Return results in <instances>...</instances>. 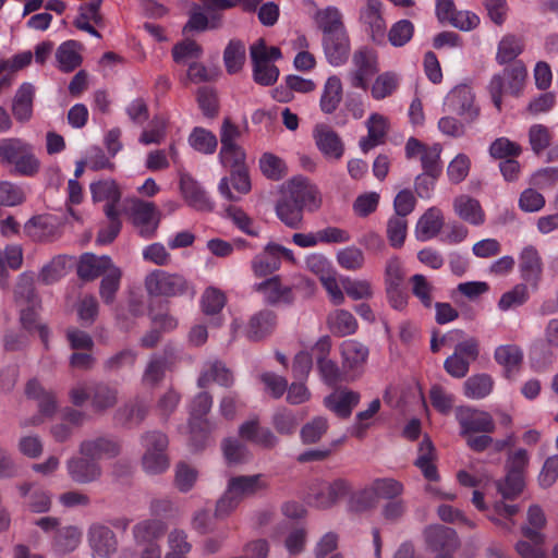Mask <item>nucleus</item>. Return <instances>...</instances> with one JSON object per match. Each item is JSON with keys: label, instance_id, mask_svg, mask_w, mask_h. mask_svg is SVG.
Returning a JSON list of instances; mask_svg holds the SVG:
<instances>
[{"label": "nucleus", "instance_id": "nucleus-58", "mask_svg": "<svg viewBox=\"0 0 558 558\" xmlns=\"http://www.w3.org/2000/svg\"><path fill=\"white\" fill-rule=\"evenodd\" d=\"M190 445L194 450L205 448L211 430L208 420H189Z\"/></svg>", "mask_w": 558, "mask_h": 558}, {"label": "nucleus", "instance_id": "nucleus-17", "mask_svg": "<svg viewBox=\"0 0 558 558\" xmlns=\"http://www.w3.org/2000/svg\"><path fill=\"white\" fill-rule=\"evenodd\" d=\"M277 326V315L270 310H262L248 319L245 335L250 341H260L270 336Z\"/></svg>", "mask_w": 558, "mask_h": 558}, {"label": "nucleus", "instance_id": "nucleus-26", "mask_svg": "<svg viewBox=\"0 0 558 558\" xmlns=\"http://www.w3.org/2000/svg\"><path fill=\"white\" fill-rule=\"evenodd\" d=\"M526 520L527 523L521 527L523 536L536 545H543L546 537L542 533V529H544L547 523L543 509L538 505L530 506Z\"/></svg>", "mask_w": 558, "mask_h": 558}, {"label": "nucleus", "instance_id": "nucleus-27", "mask_svg": "<svg viewBox=\"0 0 558 558\" xmlns=\"http://www.w3.org/2000/svg\"><path fill=\"white\" fill-rule=\"evenodd\" d=\"M132 210L133 221L140 228L141 235H151L158 227L155 205L137 199L133 203Z\"/></svg>", "mask_w": 558, "mask_h": 558}, {"label": "nucleus", "instance_id": "nucleus-22", "mask_svg": "<svg viewBox=\"0 0 558 558\" xmlns=\"http://www.w3.org/2000/svg\"><path fill=\"white\" fill-rule=\"evenodd\" d=\"M519 268L522 279L537 288L543 274V262L536 247L527 245L522 250Z\"/></svg>", "mask_w": 558, "mask_h": 558}, {"label": "nucleus", "instance_id": "nucleus-49", "mask_svg": "<svg viewBox=\"0 0 558 558\" xmlns=\"http://www.w3.org/2000/svg\"><path fill=\"white\" fill-rule=\"evenodd\" d=\"M166 364L165 357H150L142 375V384L149 388L159 386L166 375Z\"/></svg>", "mask_w": 558, "mask_h": 558}, {"label": "nucleus", "instance_id": "nucleus-36", "mask_svg": "<svg viewBox=\"0 0 558 558\" xmlns=\"http://www.w3.org/2000/svg\"><path fill=\"white\" fill-rule=\"evenodd\" d=\"M435 448L428 438H424L418 447V454L414 462L424 477L428 481L436 482L439 478L437 468L434 464Z\"/></svg>", "mask_w": 558, "mask_h": 558}, {"label": "nucleus", "instance_id": "nucleus-20", "mask_svg": "<svg viewBox=\"0 0 558 558\" xmlns=\"http://www.w3.org/2000/svg\"><path fill=\"white\" fill-rule=\"evenodd\" d=\"M116 265L107 256H97L93 253H85L81 256L77 265V276L85 281H92L101 275H106Z\"/></svg>", "mask_w": 558, "mask_h": 558}, {"label": "nucleus", "instance_id": "nucleus-50", "mask_svg": "<svg viewBox=\"0 0 558 558\" xmlns=\"http://www.w3.org/2000/svg\"><path fill=\"white\" fill-rule=\"evenodd\" d=\"M190 145L202 154L215 153L218 141L216 135L203 128H195L189 136Z\"/></svg>", "mask_w": 558, "mask_h": 558}, {"label": "nucleus", "instance_id": "nucleus-57", "mask_svg": "<svg viewBox=\"0 0 558 558\" xmlns=\"http://www.w3.org/2000/svg\"><path fill=\"white\" fill-rule=\"evenodd\" d=\"M521 153V146L507 137L496 138L489 146V155L494 159H500L501 161L510 158H517Z\"/></svg>", "mask_w": 558, "mask_h": 558}, {"label": "nucleus", "instance_id": "nucleus-14", "mask_svg": "<svg viewBox=\"0 0 558 558\" xmlns=\"http://www.w3.org/2000/svg\"><path fill=\"white\" fill-rule=\"evenodd\" d=\"M239 436L268 450L274 449L279 442L270 428L260 426L257 417L243 422L239 426Z\"/></svg>", "mask_w": 558, "mask_h": 558}, {"label": "nucleus", "instance_id": "nucleus-24", "mask_svg": "<svg viewBox=\"0 0 558 558\" xmlns=\"http://www.w3.org/2000/svg\"><path fill=\"white\" fill-rule=\"evenodd\" d=\"M180 190L190 206L198 210H211L213 206L206 195V192L189 173L181 174Z\"/></svg>", "mask_w": 558, "mask_h": 558}, {"label": "nucleus", "instance_id": "nucleus-25", "mask_svg": "<svg viewBox=\"0 0 558 558\" xmlns=\"http://www.w3.org/2000/svg\"><path fill=\"white\" fill-rule=\"evenodd\" d=\"M213 381L225 388H230L234 384L233 373L219 360L206 363L197 379V385L205 388Z\"/></svg>", "mask_w": 558, "mask_h": 558}, {"label": "nucleus", "instance_id": "nucleus-37", "mask_svg": "<svg viewBox=\"0 0 558 558\" xmlns=\"http://www.w3.org/2000/svg\"><path fill=\"white\" fill-rule=\"evenodd\" d=\"M82 45L75 40H68L59 46L56 58L59 69L63 72H72L82 63V57L78 50Z\"/></svg>", "mask_w": 558, "mask_h": 558}, {"label": "nucleus", "instance_id": "nucleus-16", "mask_svg": "<svg viewBox=\"0 0 558 558\" xmlns=\"http://www.w3.org/2000/svg\"><path fill=\"white\" fill-rule=\"evenodd\" d=\"M361 395L347 388L337 389L324 399L325 407L340 418H348L359 404Z\"/></svg>", "mask_w": 558, "mask_h": 558}, {"label": "nucleus", "instance_id": "nucleus-31", "mask_svg": "<svg viewBox=\"0 0 558 558\" xmlns=\"http://www.w3.org/2000/svg\"><path fill=\"white\" fill-rule=\"evenodd\" d=\"M281 266L279 257L275 250V243L267 244L263 252L252 259L253 274L258 277H267L277 271Z\"/></svg>", "mask_w": 558, "mask_h": 558}, {"label": "nucleus", "instance_id": "nucleus-11", "mask_svg": "<svg viewBox=\"0 0 558 558\" xmlns=\"http://www.w3.org/2000/svg\"><path fill=\"white\" fill-rule=\"evenodd\" d=\"M120 452V442L114 437L107 435L83 440L80 445V453L94 459L96 462L101 459H113Z\"/></svg>", "mask_w": 558, "mask_h": 558}, {"label": "nucleus", "instance_id": "nucleus-41", "mask_svg": "<svg viewBox=\"0 0 558 558\" xmlns=\"http://www.w3.org/2000/svg\"><path fill=\"white\" fill-rule=\"evenodd\" d=\"M442 218L437 209H428L416 225V236L421 241L429 240L438 234L442 227Z\"/></svg>", "mask_w": 558, "mask_h": 558}, {"label": "nucleus", "instance_id": "nucleus-23", "mask_svg": "<svg viewBox=\"0 0 558 558\" xmlns=\"http://www.w3.org/2000/svg\"><path fill=\"white\" fill-rule=\"evenodd\" d=\"M167 525L157 519H146L136 523L132 529L134 542L137 546L158 545L165 535Z\"/></svg>", "mask_w": 558, "mask_h": 558}, {"label": "nucleus", "instance_id": "nucleus-47", "mask_svg": "<svg viewBox=\"0 0 558 558\" xmlns=\"http://www.w3.org/2000/svg\"><path fill=\"white\" fill-rule=\"evenodd\" d=\"M29 146L31 144L19 137L0 140V162L14 165Z\"/></svg>", "mask_w": 558, "mask_h": 558}, {"label": "nucleus", "instance_id": "nucleus-42", "mask_svg": "<svg viewBox=\"0 0 558 558\" xmlns=\"http://www.w3.org/2000/svg\"><path fill=\"white\" fill-rule=\"evenodd\" d=\"M81 537L82 533L75 526L59 529L53 537V549L59 554H69L78 546Z\"/></svg>", "mask_w": 558, "mask_h": 558}, {"label": "nucleus", "instance_id": "nucleus-2", "mask_svg": "<svg viewBox=\"0 0 558 558\" xmlns=\"http://www.w3.org/2000/svg\"><path fill=\"white\" fill-rule=\"evenodd\" d=\"M266 487L260 474L239 475L229 480L227 490L216 504L215 515L222 518L233 511L240 502Z\"/></svg>", "mask_w": 558, "mask_h": 558}, {"label": "nucleus", "instance_id": "nucleus-6", "mask_svg": "<svg viewBox=\"0 0 558 558\" xmlns=\"http://www.w3.org/2000/svg\"><path fill=\"white\" fill-rule=\"evenodd\" d=\"M456 418L460 425L461 436L476 433L492 434L496 429L495 421L488 412L472 407H458Z\"/></svg>", "mask_w": 558, "mask_h": 558}, {"label": "nucleus", "instance_id": "nucleus-54", "mask_svg": "<svg viewBox=\"0 0 558 558\" xmlns=\"http://www.w3.org/2000/svg\"><path fill=\"white\" fill-rule=\"evenodd\" d=\"M222 451L229 464H239L250 460L251 452L247 446L235 438L222 441Z\"/></svg>", "mask_w": 558, "mask_h": 558}, {"label": "nucleus", "instance_id": "nucleus-8", "mask_svg": "<svg viewBox=\"0 0 558 558\" xmlns=\"http://www.w3.org/2000/svg\"><path fill=\"white\" fill-rule=\"evenodd\" d=\"M351 484L345 478L320 482L311 488L310 498L318 509H329L351 492Z\"/></svg>", "mask_w": 558, "mask_h": 558}, {"label": "nucleus", "instance_id": "nucleus-40", "mask_svg": "<svg viewBox=\"0 0 558 558\" xmlns=\"http://www.w3.org/2000/svg\"><path fill=\"white\" fill-rule=\"evenodd\" d=\"M246 60L245 45L239 39H232L223 51V62L229 74L240 72Z\"/></svg>", "mask_w": 558, "mask_h": 558}, {"label": "nucleus", "instance_id": "nucleus-53", "mask_svg": "<svg viewBox=\"0 0 558 558\" xmlns=\"http://www.w3.org/2000/svg\"><path fill=\"white\" fill-rule=\"evenodd\" d=\"M523 51V43L514 35L505 36L499 45L496 60L500 64H505L514 60Z\"/></svg>", "mask_w": 558, "mask_h": 558}, {"label": "nucleus", "instance_id": "nucleus-56", "mask_svg": "<svg viewBox=\"0 0 558 558\" xmlns=\"http://www.w3.org/2000/svg\"><path fill=\"white\" fill-rule=\"evenodd\" d=\"M440 154V145L434 144L433 146H427L421 155L424 173L430 178L438 179L441 174Z\"/></svg>", "mask_w": 558, "mask_h": 558}, {"label": "nucleus", "instance_id": "nucleus-33", "mask_svg": "<svg viewBox=\"0 0 558 558\" xmlns=\"http://www.w3.org/2000/svg\"><path fill=\"white\" fill-rule=\"evenodd\" d=\"M315 20L323 37L347 32L342 14L336 7H327L317 11Z\"/></svg>", "mask_w": 558, "mask_h": 558}, {"label": "nucleus", "instance_id": "nucleus-64", "mask_svg": "<svg viewBox=\"0 0 558 558\" xmlns=\"http://www.w3.org/2000/svg\"><path fill=\"white\" fill-rule=\"evenodd\" d=\"M198 472L185 462L175 465L174 485L181 493L190 492L197 480Z\"/></svg>", "mask_w": 558, "mask_h": 558}, {"label": "nucleus", "instance_id": "nucleus-30", "mask_svg": "<svg viewBox=\"0 0 558 558\" xmlns=\"http://www.w3.org/2000/svg\"><path fill=\"white\" fill-rule=\"evenodd\" d=\"M388 132L387 119L378 113H373L367 120V136L360 141V147L364 153L384 142Z\"/></svg>", "mask_w": 558, "mask_h": 558}, {"label": "nucleus", "instance_id": "nucleus-45", "mask_svg": "<svg viewBox=\"0 0 558 558\" xmlns=\"http://www.w3.org/2000/svg\"><path fill=\"white\" fill-rule=\"evenodd\" d=\"M463 386L464 395L468 398L483 399L492 392L494 380L487 374H477L469 377Z\"/></svg>", "mask_w": 558, "mask_h": 558}, {"label": "nucleus", "instance_id": "nucleus-44", "mask_svg": "<svg viewBox=\"0 0 558 558\" xmlns=\"http://www.w3.org/2000/svg\"><path fill=\"white\" fill-rule=\"evenodd\" d=\"M148 407L141 400H132L123 404L116 413L118 421L138 426L146 417Z\"/></svg>", "mask_w": 558, "mask_h": 558}, {"label": "nucleus", "instance_id": "nucleus-38", "mask_svg": "<svg viewBox=\"0 0 558 558\" xmlns=\"http://www.w3.org/2000/svg\"><path fill=\"white\" fill-rule=\"evenodd\" d=\"M276 214L278 218L289 228L299 229L303 221V209H301L284 193L277 202Z\"/></svg>", "mask_w": 558, "mask_h": 558}, {"label": "nucleus", "instance_id": "nucleus-15", "mask_svg": "<svg viewBox=\"0 0 558 558\" xmlns=\"http://www.w3.org/2000/svg\"><path fill=\"white\" fill-rule=\"evenodd\" d=\"M322 45L325 57L331 65L340 66L348 61L351 51L348 32L323 37Z\"/></svg>", "mask_w": 558, "mask_h": 558}, {"label": "nucleus", "instance_id": "nucleus-34", "mask_svg": "<svg viewBox=\"0 0 558 558\" xmlns=\"http://www.w3.org/2000/svg\"><path fill=\"white\" fill-rule=\"evenodd\" d=\"M342 95L341 80L337 75L329 76L319 101L322 111L328 114L335 112L342 100Z\"/></svg>", "mask_w": 558, "mask_h": 558}, {"label": "nucleus", "instance_id": "nucleus-13", "mask_svg": "<svg viewBox=\"0 0 558 558\" xmlns=\"http://www.w3.org/2000/svg\"><path fill=\"white\" fill-rule=\"evenodd\" d=\"M423 536L432 551L457 550L460 546L456 531L445 525H429L424 530Z\"/></svg>", "mask_w": 558, "mask_h": 558}, {"label": "nucleus", "instance_id": "nucleus-35", "mask_svg": "<svg viewBox=\"0 0 558 558\" xmlns=\"http://www.w3.org/2000/svg\"><path fill=\"white\" fill-rule=\"evenodd\" d=\"M327 324L330 331L338 337L353 335L357 329L354 316L345 310H336L328 315Z\"/></svg>", "mask_w": 558, "mask_h": 558}, {"label": "nucleus", "instance_id": "nucleus-59", "mask_svg": "<svg viewBox=\"0 0 558 558\" xmlns=\"http://www.w3.org/2000/svg\"><path fill=\"white\" fill-rule=\"evenodd\" d=\"M408 232L407 218L393 215L387 222L386 234L392 247H401Z\"/></svg>", "mask_w": 558, "mask_h": 558}, {"label": "nucleus", "instance_id": "nucleus-51", "mask_svg": "<svg viewBox=\"0 0 558 558\" xmlns=\"http://www.w3.org/2000/svg\"><path fill=\"white\" fill-rule=\"evenodd\" d=\"M497 492L504 499L513 500L521 495L525 487L524 477L506 473L504 478L495 482Z\"/></svg>", "mask_w": 558, "mask_h": 558}, {"label": "nucleus", "instance_id": "nucleus-39", "mask_svg": "<svg viewBox=\"0 0 558 558\" xmlns=\"http://www.w3.org/2000/svg\"><path fill=\"white\" fill-rule=\"evenodd\" d=\"M25 392L28 398L38 401L41 415L51 416L57 408L56 398L51 391H46L36 379L27 383Z\"/></svg>", "mask_w": 558, "mask_h": 558}, {"label": "nucleus", "instance_id": "nucleus-29", "mask_svg": "<svg viewBox=\"0 0 558 558\" xmlns=\"http://www.w3.org/2000/svg\"><path fill=\"white\" fill-rule=\"evenodd\" d=\"M453 208L456 214L470 225L480 226L485 221V214L480 202L469 195L456 197Z\"/></svg>", "mask_w": 558, "mask_h": 558}, {"label": "nucleus", "instance_id": "nucleus-63", "mask_svg": "<svg viewBox=\"0 0 558 558\" xmlns=\"http://www.w3.org/2000/svg\"><path fill=\"white\" fill-rule=\"evenodd\" d=\"M328 429V422L325 417L317 416L306 423L300 432L301 439L304 444L311 445L320 440Z\"/></svg>", "mask_w": 558, "mask_h": 558}, {"label": "nucleus", "instance_id": "nucleus-4", "mask_svg": "<svg viewBox=\"0 0 558 558\" xmlns=\"http://www.w3.org/2000/svg\"><path fill=\"white\" fill-rule=\"evenodd\" d=\"M145 289L151 296L173 298L183 295L189 290L187 280L179 274L154 270L145 278Z\"/></svg>", "mask_w": 558, "mask_h": 558}, {"label": "nucleus", "instance_id": "nucleus-48", "mask_svg": "<svg viewBox=\"0 0 558 558\" xmlns=\"http://www.w3.org/2000/svg\"><path fill=\"white\" fill-rule=\"evenodd\" d=\"M121 277L122 271L117 266L104 275L100 281L99 294L105 304L109 305L114 302L117 292L120 289Z\"/></svg>", "mask_w": 558, "mask_h": 558}, {"label": "nucleus", "instance_id": "nucleus-46", "mask_svg": "<svg viewBox=\"0 0 558 558\" xmlns=\"http://www.w3.org/2000/svg\"><path fill=\"white\" fill-rule=\"evenodd\" d=\"M14 300L19 307L39 306V299L35 293L34 281L32 277L22 275L14 290Z\"/></svg>", "mask_w": 558, "mask_h": 558}, {"label": "nucleus", "instance_id": "nucleus-12", "mask_svg": "<svg viewBox=\"0 0 558 558\" xmlns=\"http://www.w3.org/2000/svg\"><path fill=\"white\" fill-rule=\"evenodd\" d=\"M66 470L71 480L77 484H89L101 477L102 470L92 458L72 457L66 461Z\"/></svg>", "mask_w": 558, "mask_h": 558}, {"label": "nucleus", "instance_id": "nucleus-55", "mask_svg": "<svg viewBox=\"0 0 558 558\" xmlns=\"http://www.w3.org/2000/svg\"><path fill=\"white\" fill-rule=\"evenodd\" d=\"M105 214L109 219V223L106 228L98 232L96 242L99 244L111 243L121 230V221L119 219V211L112 205L105 206Z\"/></svg>", "mask_w": 558, "mask_h": 558}, {"label": "nucleus", "instance_id": "nucleus-18", "mask_svg": "<svg viewBox=\"0 0 558 558\" xmlns=\"http://www.w3.org/2000/svg\"><path fill=\"white\" fill-rule=\"evenodd\" d=\"M453 111L463 117L468 122H473L480 114V108L474 105V94L468 85L454 87L449 96Z\"/></svg>", "mask_w": 558, "mask_h": 558}, {"label": "nucleus", "instance_id": "nucleus-60", "mask_svg": "<svg viewBox=\"0 0 558 558\" xmlns=\"http://www.w3.org/2000/svg\"><path fill=\"white\" fill-rule=\"evenodd\" d=\"M141 463L144 472L149 475L161 474L170 466V460L167 452L143 453Z\"/></svg>", "mask_w": 558, "mask_h": 558}, {"label": "nucleus", "instance_id": "nucleus-9", "mask_svg": "<svg viewBox=\"0 0 558 558\" xmlns=\"http://www.w3.org/2000/svg\"><path fill=\"white\" fill-rule=\"evenodd\" d=\"M284 194L303 209V211H315L322 205L318 189L305 179L291 180L287 185Z\"/></svg>", "mask_w": 558, "mask_h": 558}, {"label": "nucleus", "instance_id": "nucleus-10", "mask_svg": "<svg viewBox=\"0 0 558 558\" xmlns=\"http://www.w3.org/2000/svg\"><path fill=\"white\" fill-rule=\"evenodd\" d=\"M87 541L94 557L111 558L118 551L119 543L116 533L104 524L90 525Z\"/></svg>", "mask_w": 558, "mask_h": 558}, {"label": "nucleus", "instance_id": "nucleus-3", "mask_svg": "<svg viewBox=\"0 0 558 558\" xmlns=\"http://www.w3.org/2000/svg\"><path fill=\"white\" fill-rule=\"evenodd\" d=\"M527 76L526 68L522 62H514L505 68L501 74H495L488 85L492 100L498 110H501L502 94L509 92L518 96L523 88Z\"/></svg>", "mask_w": 558, "mask_h": 558}, {"label": "nucleus", "instance_id": "nucleus-1", "mask_svg": "<svg viewBox=\"0 0 558 558\" xmlns=\"http://www.w3.org/2000/svg\"><path fill=\"white\" fill-rule=\"evenodd\" d=\"M70 398L76 407L89 401L94 413L105 414L119 403L120 391L112 383L95 381L75 386L70 391Z\"/></svg>", "mask_w": 558, "mask_h": 558}, {"label": "nucleus", "instance_id": "nucleus-7", "mask_svg": "<svg viewBox=\"0 0 558 558\" xmlns=\"http://www.w3.org/2000/svg\"><path fill=\"white\" fill-rule=\"evenodd\" d=\"M340 353L342 371L347 379L354 380L360 377L369 354L367 345L355 339H349L341 343Z\"/></svg>", "mask_w": 558, "mask_h": 558}, {"label": "nucleus", "instance_id": "nucleus-21", "mask_svg": "<svg viewBox=\"0 0 558 558\" xmlns=\"http://www.w3.org/2000/svg\"><path fill=\"white\" fill-rule=\"evenodd\" d=\"M254 290L264 295L265 302L270 305L279 303L291 304L294 301L292 288L282 286L279 276H274L254 286Z\"/></svg>", "mask_w": 558, "mask_h": 558}, {"label": "nucleus", "instance_id": "nucleus-5", "mask_svg": "<svg viewBox=\"0 0 558 558\" xmlns=\"http://www.w3.org/2000/svg\"><path fill=\"white\" fill-rule=\"evenodd\" d=\"M353 69L348 72L350 85L354 88L367 89V80L379 71L378 58L374 49L363 46L352 56Z\"/></svg>", "mask_w": 558, "mask_h": 558}, {"label": "nucleus", "instance_id": "nucleus-43", "mask_svg": "<svg viewBox=\"0 0 558 558\" xmlns=\"http://www.w3.org/2000/svg\"><path fill=\"white\" fill-rule=\"evenodd\" d=\"M90 192L94 202H107L106 205H112L120 202L121 192L113 180H100L90 184Z\"/></svg>", "mask_w": 558, "mask_h": 558}, {"label": "nucleus", "instance_id": "nucleus-61", "mask_svg": "<svg viewBox=\"0 0 558 558\" xmlns=\"http://www.w3.org/2000/svg\"><path fill=\"white\" fill-rule=\"evenodd\" d=\"M548 343H535L530 352L531 366L542 372L547 369L554 362L555 354Z\"/></svg>", "mask_w": 558, "mask_h": 558}, {"label": "nucleus", "instance_id": "nucleus-62", "mask_svg": "<svg viewBox=\"0 0 558 558\" xmlns=\"http://www.w3.org/2000/svg\"><path fill=\"white\" fill-rule=\"evenodd\" d=\"M271 424L278 434L290 436L296 430L299 421L292 411L280 409L272 415Z\"/></svg>", "mask_w": 558, "mask_h": 558}, {"label": "nucleus", "instance_id": "nucleus-32", "mask_svg": "<svg viewBox=\"0 0 558 558\" xmlns=\"http://www.w3.org/2000/svg\"><path fill=\"white\" fill-rule=\"evenodd\" d=\"M494 359L504 366L506 377L510 378L519 371L523 361V352L515 344H504L496 348Z\"/></svg>", "mask_w": 558, "mask_h": 558}, {"label": "nucleus", "instance_id": "nucleus-28", "mask_svg": "<svg viewBox=\"0 0 558 558\" xmlns=\"http://www.w3.org/2000/svg\"><path fill=\"white\" fill-rule=\"evenodd\" d=\"M35 88L31 83H23L12 100V113L19 122H27L33 116Z\"/></svg>", "mask_w": 558, "mask_h": 558}, {"label": "nucleus", "instance_id": "nucleus-19", "mask_svg": "<svg viewBox=\"0 0 558 558\" xmlns=\"http://www.w3.org/2000/svg\"><path fill=\"white\" fill-rule=\"evenodd\" d=\"M314 138L318 149L325 157L338 160L343 156L344 145L340 136L328 125H316Z\"/></svg>", "mask_w": 558, "mask_h": 558}, {"label": "nucleus", "instance_id": "nucleus-52", "mask_svg": "<svg viewBox=\"0 0 558 558\" xmlns=\"http://www.w3.org/2000/svg\"><path fill=\"white\" fill-rule=\"evenodd\" d=\"M399 84V80L393 72H384L379 74L371 88V94L374 99L381 100L395 93Z\"/></svg>", "mask_w": 558, "mask_h": 558}]
</instances>
